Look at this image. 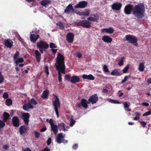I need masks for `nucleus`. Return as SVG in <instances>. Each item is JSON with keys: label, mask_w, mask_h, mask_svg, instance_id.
Segmentation results:
<instances>
[{"label": "nucleus", "mask_w": 151, "mask_h": 151, "mask_svg": "<svg viewBox=\"0 0 151 151\" xmlns=\"http://www.w3.org/2000/svg\"><path fill=\"white\" fill-rule=\"evenodd\" d=\"M129 65L128 64L127 66L123 69L122 71L124 73H126L129 70Z\"/></svg>", "instance_id": "obj_35"}, {"label": "nucleus", "mask_w": 151, "mask_h": 151, "mask_svg": "<svg viewBox=\"0 0 151 151\" xmlns=\"http://www.w3.org/2000/svg\"><path fill=\"white\" fill-rule=\"evenodd\" d=\"M80 80V78L78 76H74L71 77L70 82L72 83L75 84L78 82Z\"/></svg>", "instance_id": "obj_20"}, {"label": "nucleus", "mask_w": 151, "mask_h": 151, "mask_svg": "<svg viewBox=\"0 0 151 151\" xmlns=\"http://www.w3.org/2000/svg\"><path fill=\"white\" fill-rule=\"evenodd\" d=\"M102 40L105 42L110 43L112 41V39L107 35L104 36L102 38Z\"/></svg>", "instance_id": "obj_21"}, {"label": "nucleus", "mask_w": 151, "mask_h": 151, "mask_svg": "<svg viewBox=\"0 0 151 151\" xmlns=\"http://www.w3.org/2000/svg\"><path fill=\"white\" fill-rule=\"evenodd\" d=\"M4 80V78L3 76L1 74V73L0 71V83H2Z\"/></svg>", "instance_id": "obj_43"}, {"label": "nucleus", "mask_w": 151, "mask_h": 151, "mask_svg": "<svg viewBox=\"0 0 151 151\" xmlns=\"http://www.w3.org/2000/svg\"><path fill=\"white\" fill-rule=\"evenodd\" d=\"M29 114L28 113H23L22 114V118L23 120L24 123L28 125L29 122Z\"/></svg>", "instance_id": "obj_10"}, {"label": "nucleus", "mask_w": 151, "mask_h": 151, "mask_svg": "<svg viewBox=\"0 0 151 151\" xmlns=\"http://www.w3.org/2000/svg\"><path fill=\"white\" fill-rule=\"evenodd\" d=\"M46 129L47 128L45 126H44L42 128L40 129V131L42 132H44L45 131Z\"/></svg>", "instance_id": "obj_56"}, {"label": "nucleus", "mask_w": 151, "mask_h": 151, "mask_svg": "<svg viewBox=\"0 0 151 151\" xmlns=\"http://www.w3.org/2000/svg\"><path fill=\"white\" fill-rule=\"evenodd\" d=\"M87 104H88V101L87 100L84 99H83L81 100L80 103H76V106L80 108H81L82 106L84 108L86 109L88 106Z\"/></svg>", "instance_id": "obj_9"}, {"label": "nucleus", "mask_w": 151, "mask_h": 151, "mask_svg": "<svg viewBox=\"0 0 151 151\" xmlns=\"http://www.w3.org/2000/svg\"><path fill=\"white\" fill-rule=\"evenodd\" d=\"M58 126L60 129L62 130L63 128L65 126V124L63 123H59Z\"/></svg>", "instance_id": "obj_39"}, {"label": "nucleus", "mask_w": 151, "mask_h": 151, "mask_svg": "<svg viewBox=\"0 0 151 151\" xmlns=\"http://www.w3.org/2000/svg\"><path fill=\"white\" fill-rule=\"evenodd\" d=\"M45 70L46 74L47 75H49V72L48 66H45Z\"/></svg>", "instance_id": "obj_49"}, {"label": "nucleus", "mask_w": 151, "mask_h": 151, "mask_svg": "<svg viewBox=\"0 0 151 151\" xmlns=\"http://www.w3.org/2000/svg\"><path fill=\"white\" fill-rule=\"evenodd\" d=\"M87 2L85 1H82L80 2L78 4L74 6V8H84L87 5Z\"/></svg>", "instance_id": "obj_13"}, {"label": "nucleus", "mask_w": 151, "mask_h": 151, "mask_svg": "<svg viewBox=\"0 0 151 151\" xmlns=\"http://www.w3.org/2000/svg\"><path fill=\"white\" fill-rule=\"evenodd\" d=\"M75 11L74 9L71 4H69L66 7L64 10V12L68 14H69L71 11H72V13H74Z\"/></svg>", "instance_id": "obj_14"}, {"label": "nucleus", "mask_w": 151, "mask_h": 151, "mask_svg": "<svg viewBox=\"0 0 151 151\" xmlns=\"http://www.w3.org/2000/svg\"><path fill=\"white\" fill-rule=\"evenodd\" d=\"M27 127L25 125L21 126L19 128L20 134L22 136L25 135L27 132Z\"/></svg>", "instance_id": "obj_11"}, {"label": "nucleus", "mask_w": 151, "mask_h": 151, "mask_svg": "<svg viewBox=\"0 0 151 151\" xmlns=\"http://www.w3.org/2000/svg\"><path fill=\"white\" fill-rule=\"evenodd\" d=\"M4 149L7 150L9 148V146L6 145H5L3 146Z\"/></svg>", "instance_id": "obj_57"}, {"label": "nucleus", "mask_w": 151, "mask_h": 151, "mask_svg": "<svg viewBox=\"0 0 151 151\" xmlns=\"http://www.w3.org/2000/svg\"><path fill=\"white\" fill-rule=\"evenodd\" d=\"M78 144H75L73 145V149L74 150H76L78 148Z\"/></svg>", "instance_id": "obj_59"}, {"label": "nucleus", "mask_w": 151, "mask_h": 151, "mask_svg": "<svg viewBox=\"0 0 151 151\" xmlns=\"http://www.w3.org/2000/svg\"><path fill=\"white\" fill-rule=\"evenodd\" d=\"M5 102L6 105L8 106L11 105L12 104V100L9 98L7 99L6 101Z\"/></svg>", "instance_id": "obj_33"}, {"label": "nucleus", "mask_w": 151, "mask_h": 151, "mask_svg": "<svg viewBox=\"0 0 151 151\" xmlns=\"http://www.w3.org/2000/svg\"><path fill=\"white\" fill-rule=\"evenodd\" d=\"M103 70L104 72H109L107 66L106 65H104L103 67Z\"/></svg>", "instance_id": "obj_41"}, {"label": "nucleus", "mask_w": 151, "mask_h": 151, "mask_svg": "<svg viewBox=\"0 0 151 151\" xmlns=\"http://www.w3.org/2000/svg\"><path fill=\"white\" fill-rule=\"evenodd\" d=\"M90 16V17L87 18L88 20H79L78 22L76 23V25L78 26H81L83 28H90L91 26V23L90 21L97 22L99 20V16L97 13L94 14H91Z\"/></svg>", "instance_id": "obj_3"}, {"label": "nucleus", "mask_w": 151, "mask_h": 151, "mask_svg": "<svg viewBox=\"0 0 151 151\" xmlns=\"http://www.w3.org/2000/svg\"><path fill=\"white\" fill-rule=\"evenodd\" d=\"M110 102L112 103L113 104H120L119 102L117 101H116L115 100H114L113 99H111L110 101Z\"/></svg>", "instance_id": "obj_53"}, {"label": "nucleus", "mask_w": 151, "mask_h": 151, "mask_svg": "<svg viewBox=\"0 0 151 151\" xmlns=\"http://www.w3.org/2000/svg\"><path fill=\"white\" fill-rule=\"evenodd\" d=\"M135 114L136 116L134 118L133 120H138L140 119V116L141 115L140 112H136Z\"/></svg>", "instance_id": "obj_31"}, {"label": "nucleus", "mask_w": 151, "mask_h": 151, "mask_svg": "<svg viewBox=\"0 0 151 151\" xmlns=\"http://www.w3.org/2000/svg\"><path fill=\"white\" fill-rule=\"evenodd\" d=\"M14 61L16 65H17L19 63H23L24 62V59L22 58H20L17 59L16 60H14Z\"/></svg>", "instance_id": "obj_30"}, {"label": "nucleus", "mask_w": 151, "mask_h": 151, "mask_svg": "<svg viewBox=\"0 0 151 151\" xmlns=\"http://www.w3.org/2000/svg\"><path fill=\"white\" fill-rule=\"evenodd\" d=\"M130 77H131L130 75H129L128 76H125L124 77V79L121 82V84L123 83H124L125 82H126L127 81V79L128 78H130Z\"/></svg>", "instance_id": "obj_37"}, {"label": "nucleus", "mask_w": 151, "mask_h": 151, "mask_svg": "<svg viewBox=\"0 0 151 151\" xmlns=\"http://www.w3.org/2000/svg\"><path fill=\"white\" fill-rule=\"evenodd\" d=\"M74 35L73 33L69 32L66 36L67 40L68 43H71L73 42Z\"/></svg>", "instance_id": "obj_15"}, {"label": "nucleus", "mask_w": 151, "mask_h": 151, "mask_svg": "<svg viewBox=\"0 0 151 151\" xmlns=\"http://www.w3.org/2000/svg\"><path fill=\"white\" fill-rule=\"evenodd\" d=\"M122 6V4L119 3H115L113 4L112 6V9L113 10H115L117 11L119 10Z\"/></svg>", "instance_id": "obj_17"}, {"label": "nucleus", "mask_w": 151, "mask_h": 151, "mask_svg": "<svg viewBox=\"0 0 151 151\" xmlns=\"http://www.w3.org/2000/svg\"><path fill=\"white\" fill-rule=\"evenodd\" d=\"M101 32L102 33H107V28H104L101 29Z\"/></svg>", "instance_id": "obj_58"}, {"label": "nucleus", "mask_w": 151, "mask_h": 151, "mask_svg": "<svg viewBox=\"0 0 151 151\" xmlns=\"http://www.w3.org/2000/svg\"><path fill=\"white\" fill-rule=\"evenodd\" d=\"M46 122L49 123L51 126V129L55 134H56L58 131V128L57 126L54 124L53 122V119H50L49 120L48 119H46Z\"/></svg>", "instance_id": "obj_7"}, {"label": "nucleus", "mask_w": 151, "mask_h": 151, "mask_svg": "<svg viewBox=\"0 0 151 151\" xmlns=\"http://www.w3.org/2000/svg\"><path fill=\"white\" fill-rule=\"evenodd\" d=\"M111 74L112 76H119L121 75L118 70L117 69H115L112 71L111 73Z\"/></svg>", "instance_id": "obj_28"}, {"label": "nucleus", "mask_w": 151, "mask_h": 151, "mask_svg": "<svg viewBox=\"0 0 151 151\" xmlns=\"http://www.w3.org/2000/svg\"><path fill=\"white\" fill-rule=\"evenodd\" d=\"M42 151H50V149L47 147L43 149Z\"/></svg>", "instance_id": "obj_63"}, {"label": "nucleus", "mask_w": 151, "mask_h": 151, "mask_svg": "<svg viewBox=\"0 0 151 151\" xmlns=\"http://www.w3.org/2000/svg\"><path fill=\"white\" fill-rule=\"evenodd\" d=\"M49 91L48 90H45L43 91L41 96L42 98L43 99L47 98L49 96Z\"/></svg>", "instance_id": "obj_25"}, {"label": "nucleus", "mask_w": 151, "mask_h": 151, "mask_svg": "<svg viewBox=\"0 0 151 151\" xmlns=\"http://www.w3.org/2000/svg\"><path fill=\"white\" fill-rule=\"evenodd\" d=\"M13 125L15 127H18L19 125V120L17 116H13L12 119Z\"/></svg>", "instance_id": "obj_12"}, {"label": "nucleus", "mask_w": 151, "mask_h": 151, "mask_svg": "<svg viewBox=\"0 0 151 151\" xmlns=\"http://www.w3.org/2000/svg\"><path fill=\"white\" fill-rule=\"evenodd\" d=\"M51 3V1L50 0H42L41 2V5L45 7L47 5L50 4Z\"/></svg>", "instance_id": "obj_27"}, {"label": "nucleus", "mask_w": 151, "mask_h": 151, "mask_svg": "<svg viewBox=\"0 0 151 151\" xmlns=\"http://www.w3.org/2000/svg\"><path fill=\"white\" fill-rule=\"evenodd\" d=\"M40 35L37 34L35 35L34 34H31L30 36V40L31 42H33L34 43H35L37 40L39 38Z\"/></svg>", "instance_id": "obj_16"}, {"label": "nucleus", "mask_w": 151, "mask_h": 151, "mask_svg": "<svg viewBox=\"0 0 151 151\" xmlns=\"http://www.w3.org/2000/svg\"><path fill=\"white\" fill-rule=\"evenodd\" d=\"M147 82L148 84H150L151 83V78H149L147 80Z\"/></svg>", "instance_id": "obj_62"}, {"label": "nucleus", "mask_w": 151, "mask_h": 151, "mask_svg": "<svg viewBox=\"0 0 151 151\" xmlns=\"http://www.w3.org/2000/svg\"><path fill=\"white\" fill-rule=\"evenodd\" d=\"M30 102L31 104V103L34 105H36L37 104V102L33 98L31 99Z\"/></svg>", "instance_id": "obj_45"}, {"label": "nucleus", "mask_w": 151, "mask_h": 151, "mask_svg": "<svg viewBox=\"0 0 151 151\" xmlns=\"http://www.w3.org/2000/svg\"><path fill=\"white\" fill-rule=\"evenodd\" d=\"M5 122L3 120H0V128H2L5 126Z\"/></svg>", "instance_id": "obj_36"}, {"label": "nucleus", "mask_w": 151, "mask_h": 151, "mask_svg": "<svg viewBox=\"0 0 151 151\" xmlns=\"http://www.w3.org/2000/svg\"><path fill=\"white\" fill-rule=\"evenodd\" d=\"M82 78L84 79H88L91 80H93L95 79L94 77L91 74L88 75L83 74L82 76Z\"/></svg>", "instance_id": "obj_23"}, {"label": "nucleus", "mask_w": 151, "mask_h": 151, "mask_svg": "<svg viewBox=\"0 0 151 151\" xmlns=\"http://www.w3.org/2000/svg\"><path fill=\"white\" fill-rule=\"evenodd\" d=\"M133 5L131 4L127 5L125 7L124 12L126 14H131L132 11L133 14L138 19L143 18L145 12L144 5L143 3L138 4L133 9Z\"/></svg>", "instance_id": "obj_1"}, {"label": "nucleus", "mask_w": 151, "mask_h": 151, "mask_svg": "<svg viewBox=\"0 0 151 151\" xmlns=\"http://www.w3.org/2000/svg\"><path fill=\"white\" fill-rule=\"evenodd\" d=\"M98 98L97 94H94L91 95L88 99V104H96L98 101Z\"/></svg>", "instance_id": "obj_8"}, {"label": "nucleus", "mask_w": 151, "mask_h": 151, "mask_svg": "<svg viewBox=\"0 0 151 151\" xmlns=\"http://www.w3.org/2000/svg\"><path fill=\"white\" fill-rule=\"evenodd\" d=\"M22 150L23 151H32L29 148H27L24 150L23 149Z\"/></svg>", "instance_id": "obj_64"}, {"label": "nucleus", "mask_w": 151, "mask_h": 151, "mask_svg": "<svg viewBox=\"0 0 151 151\" xmlns=\"http://www.w3.org/2000/svg\"><path fill=\"white\" fill-rule=\"evenodd\" d=\"M64 60V56L60 53H58L56 58V62L55 64V68L58 71V77H61V73L65 74V66Z\"/></svg>", "instance_id": "obj_2"}, {"label": "nucleus", "mask_w": 151, "mask_h": 151, "mask_svg": "<svg viewBox=\"0 0 151 151\" xmlns=\"http://www.w3.org/2000/svg\"><path fill=\"white\" fill-rule=\"evenodd\" d=\"M141 126L143 127H145L146 125V123L144 121H141L140 122Z\"/></svg>", "instance_id": "obj_54"}, {"label": "nucleus", "mask_w": 151, "mask_h": 151, "mask_svg": "<svg viewBox=\"0 0 151 151\" xmlns=\"http://www.w3.org/2000/svg\"><path fill=\"white\" fill-rule=\"evenodd\" d=\"M65 79L67 81H70L71 77H70V76L68 74L66 75L65 76Z\"/></svg>", "instance_id": "obj_46"}, {"label": "nucleus", "mask_w": 151, "mask_h": 151, "mask_svg": "<svg viewBox=\"0 0 151 151\" xmlns=\"http://www.w3.org/2000/svg\"><path fill=\"white\" fill-rule=\"evenodd\" d=\"M50 47V48H57V46L55 45V44L52 42H50L49 45Z\"/></svg>", "instance_id": "obj_40"}, {"label": "nucleus", "mask_w": 151, "mask_h": 151, "mask_svg": "<svg viewBox=\"0 0 151 151\" xmlns=\"http://www.w3.org/2000/svg\"><path fill=\"white\" fill-rule=\"evenodd\" d=\"M74 13H75L79 15L80 16H83V12H81L80 11H74Z\"/></svg>", "instance_id": "obj_47"}, {"label": "nucleus", "mask_w": 151, "mask_h": 151, "mask_svg": "<svg viewBox=\"0 0 151 151\" xmlns=\"http://www.w3.org/2000/svg\"><path fill=\"white\" fill-rule=\"evenodd\" d=\"M9 96V95L8 93L7 92H5L3 96V97L4 99H6Z\"/></svg>", "instance_id": "obj_52"}, {"label": "nucleus", "mask_w": 151, "mask_h": 151, "mask_svg": "<svg viewBox=\"0 0 151 151\" xmlns=\"http://www.w3.org/2000/svg\"><path fill=\"white\" fill-rule=\"evenodd\" d=\"M37 46L38 49H43L46 50L49 47V45L46 42L43 41H40L37 43Z\"/></svg>", "instance_id": "obj_6"}, {"label": "nucleus", "mask_w": 151, "mask_h": 151, "mask_svg": "<svg viewBox=\"0 0 151 151\" xmlns=\"http://www.w3.org/2000/svg\"><path fill=\"white\" fill-rule=\"evenodd\" d=\"M10 117L9 114L6 112H4L3 114V120L6 122Z\"/></svg>", "instance_id": "obj_26"}, {"label": "nucleus", "mask_w": 151, "mask_h": 151, "mask_svg": "<svg viewBox=\"0 0 151 151\" xmlns=\"http://www.w3.org/2000/svg\"><path fill=\"white\" fill-rule=\"evenodd\" d=\"M82 55L81 52H78L77 53V56L79 58H81L82 57Z\"/></svg>", "instance_id": "obj_60"}, {"label": "nucleus", "mask_w": 151, "mask_h": 151, "mask_svg": "<svg viewBox=\"0 0 151 151\" xmlns=\"http://www.w3.org/2000/svg\"><path fill=\"white\" fill-rule=\"evenodd\" d=\"M114 32V30L112 27L107 28V33L110 34H112Z\"/></svg>", "instance_id": "obj_38"}, {"label": "nucleus", "mask_w": 151, "mask_h": 151, "mask_svg": "<svg viewBox=\"0 0 151 151\" xmlns=\"http://www.w3.org/2000/svg\"><path fill=\"white\" fill-rule=\"evenodd\" d=\"M19 52L18 51H17L13 56L14 60H16L17 59V57L19 56Z\"/></svg>", "instance_id": "obj_44"}, {"label": "nucleus", "mask_w": 151, "mask_h": 151, "mask_svg": "<svg viewBox=\"0 0 151 151\" xmlns=\"http://www.w3.org/2000/svg\"><path fill=\"white\" fill-rule=\"evenodd\" d=\"M125 38L127 41H128L129 43H132L135 46H138L137 38L135 36L132 35H127L125 36Z\"/></svg>", "instance_id": "obj_4"}, {"label": "nucleus", "mask_w": 151, "mask_h": 151, "mask_svg": "<svg viewBox=\"0 0 151 151\" xmlns=\"http://www.w3.org/2000/svg\"><path fill=\"white\" fill-rule=\"evenodd\" d=\"M142 105L143 106H149V104L147 103H143L142 104Z\"/></svg>", "instance_id": "obj_61"}, {"label": "nucleus", "mask_w": 151, "mask_h": 151, "mask_svg": "<svg viewBox=\"0 0 151 151\" xmlns=\"http://www.w3.org/2000/svg\"><path fill=\"white\" fill-rule=\"evenodd\" d=\"M76 121L73 120V118H72V116L70 118V126L71 127H72Z\"/></svg>", "instance_id": "obj_42"}, {"label": "nucleus", "mask_w": 151, "mask_h": 151, "mask_svg": "<svg viewBox=\"0 0 151 151\" xmlns=\"http://www.w3.org/2000/svg\"><path fill=\"white\" fill-rule=\"evenodd\" d=\"M124 57H122L120 60L119 61L118 65L120 66H122L124 65Z\"/></svg>", "instance_id": "obj_34"}, {"label": "nucleus", "mask_w": 151, "mask_h": 151, "mask_svg": "<svg viewBox=\"0 0 151 151\" xmlns=\"http://www.w3.org/2000/svg\"><path fill=\"white\" fill-rule=\"evenodd\" d=\"M64 136H63L62 133L58 134L56 136V141L58 144H60L62 142Z\"/></svg>", "instance_id": "obj_18"}, {"label": "nucleus", "mask_w": 151, "mask_h": 151, "mask_svg": "<svg viewBox=\"0 0 151 151\" xmlns=\"http://www.w3.org/2000/svg\"><path fill=\"white\" fill-rule=\"evenodd\" d=\"M91 10L90 9H86L85 12H83V16L85 17H88L90 15Z\"/></svg>", "instance_id": "obj_29"}, {"label": "nucleus", "mask_w": 151, "mask_h": 151, "mask_svg": "<svg viewBox=\"0 0 151 151\" xmlns=\"http://www.w3.org/2000/svg\"><path fill=\"white\" fill-rule=\"evenodd\" d=\"M129 103L125 102L124 104V106L125 109L128 108L129 107Z\"/></svg>", "instance_id": "obj_48"}, {"label": "nucleus", "mask_w": 151, "mask_h": 151, "mask_svg": "<svg viewBox=\"0 0 151 151\" xmlns=\"http://www.w3.org/2000/svg\"><path fill=\"white\" fill-rule=\"evenodd\" d=\"M35 56L37 61L39 62L41 59V54L37 50H36L35 51Z\"/></svg>", "instance_id": "obj_24"}, {"label": "nucleus", "mask_w": 151, "mask_h": 151, "mask_svg": "<svg viewBox=\"0 0 151 151\" xmlns=\"http://www.w3.org/2000/svg\"><path fill=\"white\" fill-rule=\"evenodd\" d=\"M22 107L24 110L28 111L29 109H32L33 108V106L30 103L28 102L27 104H24Z\"/></svg>", "instance_id": "obj_19"}, {"label": "nucleus", "mask_w": 151, "mask_h": 151, "mask_svg": "<svg viewBox=\"0 0 151 151\" xmlns=\"http://www.w3.org/2000/svg\"><path fill=\"white\" fill-rule=\"evenodd\" d=\"M151 114V111H149L146 112L143 114V116H148Z\"/></svg>", "instance_id": "obj_51"}, {"label": "nucleus", "mask_w": 151, "mask_h": 151, "mask_svg": "<svg viewBox=\"0 0 151 151\" xmlns=\"http://www.w3.org/2000/svg\"><path fill=\"white\" fill-rule=\"evenodd\" d=\"M4 45L8 47H11L13 45V42L11 40L9 39L6 40H4Z\"/></svg>", "instance_id": "obj_22"}, {"label": "nucleus", "mask_w": 151, "mask_h": 151, "mask_svg": "<svg viewBox=\"0 0 151 151\" xmlns=\"http://www.w3.org/2000/svg\"><path fill=\"white\" fill-rule=\"evenodd\" d=\"M34 134L36 138H38L40 136L39 133L36 131H34Z\"/></svg>", "instance_id": "obj_50"}, {"label": "nucleus", "mask_w": 151, "mask_h": 151, "mask_svg": "<svg viewBox=\"0 0 151 151\" xmlns=\"http://www.w3.org/2000/svg\"><path fill=\"white\" fill-rule=\"evenodd\" d=\"M51 138H48L47 140V143L48 145H50L51 143Z\"/></svg>", "instance_id": "obj_55"}, {"label": "nucleus", "mask_w": 151, "mask_h": 151, "mask_svg": "<svg viewBox=\"0 0 151 151\" xmlns=\"http://www.w3.org/2000/svg\"><path fill=\"white\" fill-rule=\"evenodd\" d=\"M55 100L53 102V104L54 107V109L58 117H59L58 108L60 107V102L58 96H55Z\"/></svg>", "instance_id": "obj_5"}, {"label": "nucleus", "mask_w": 151, "mask_h": 151, "mask_svg": "<svg viewBox=\"0 0 151 151\" xmlns=\"http://www.w3.org/2000/svg\"><path fill=\"white\" fill-rule=\"evenodd\" d=\"M145 67L144 63H140L139 65L138 70L141 72H142L144 70Z\"/></svg>", "instance_id": "obj_32"}]
</instances>
